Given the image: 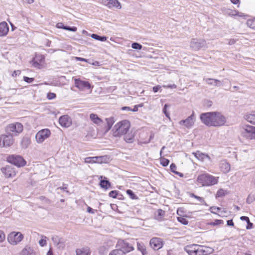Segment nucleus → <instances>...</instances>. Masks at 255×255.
<instances>
[{
	"label": "nucleus",
	"instance_id": "nucleus-11",
	"mask_svg": "<svg viewBox=\"0 0 255 255\" xmlns=\"http://www.w3.org/2000/svg\"><path fill=\"white\" fill-rule=\"evenodd\" d=\"M163 245V241L159 238H152L149 242V245L150 247L155 251L161 249Z\"/></svg>",
	"mask_w": 255,
	"mask_h": 255
},
{
	"label": "nucleus",
	"instance_id": "nucleus-20",
	"mask_svg": "<svg viewBox=\"0 0 255 255\" xmlns=\"http://www.w3.org/2000/svg\"><path fill=\"white\" fill-rule=\"evenodd\" d=\"M220 168L221 171L224 173H228L230 170V165L225 160L221 161L220 163Z\"/></svg>",
	"mask_w": 255,
	"mask_h": 255
},
{
	"label": "nucleus",
	"instance_id": "nucleus-4",
	"mask_svg": "<svg viewBox=\"0 0 255 255\" xmlns=\"http://www.w3.org/2000/svg\"><path fill=\"white\" fill-rule=\"evenodd\" d=\"M23 130V126L19 123H15L8 125L6 128L7 134L16 136Z\"/></svg>",
	"mask_w": 255,
	"mask_h": 255
},
{
	"label": "nucleus",
	"instance_id": "nucleus-16",
	"mask_svg": "<svg viewBox=\"0 0 255 255\" xmlns=\"http://www.w3.org/2000/svg\"><path fill=\"white\" fill-rule=\"evenodd\" d=\"M198 248L199 245L193 244L187 246L185 250L189 255H198Z\"/></svg>",
	"mask_w": 255,
	"mask_h": 255
},
{
	"label": "nucleus",
	"instance_id": "nucleus-29",
	"mask_svg": "<svg viewBox=\"0 0 255 255\" xmlns=\"http://www.w3.org/2000/svg\"><path fill=\"white\" fill-rule=\"evenodd\" d=\"M90 119L93 123L97 125H100L102 122V120L98 117L97 115L95 114H91Z\"/></svg>",
	"mask_w": 255,
	"mask_h": 255
},
{
	"label": "nucleus",
	"instance_id": "nucleus-45",
	"mask_svg": "<svg viewBox=\"0 0 255 255\" xmlns=\"http://www.w3.org/2000/svg\"><path fill=\"white\" fill-rule=\"evenodd\" d=\"M118 193H119V191H116V190H113V191H111L109 193V196L110 197H112L113 198H116L117 197Z\"/></svg>",
	"mask_w": 255,
	"mask_h": 255
},
{
	"label": "nucleus",
	"instance_id": "nucleus-6",
	"mask_svg": "<svg viewBox=\"0 0 255 255\" xmlns=\"http://www.w3.org/2000/svg\"><path fill=\"white\" fill-rule=\"evenodd\" d=\"M117 250H120L126 255L134 250L133 247L128 242L124 240H119L116 246Z\"/></svg>",
	"mask_w": 255,
	"mask_h": 255
},
{
	"label": "nucleus",
	"instance_id": "nucleus-63",
	"mask_svg": "<svg viewBox=\"0 0 255 255\" xmlns=\"http://www.w3.org/2000/svg\"><path fill=\"white\" fill-rule=\"evenodd\" d=\"M141 106V105H135L134 106V108L133 109H131V111H132V112H136L138 111V107H140Z\"/></svg>",
	"mask_w": 255,
	"mask_h": 255
},
{
	"label": "nucleus",
	"instance_id": "nucleus-39",
	"mask_svg": "<svg viewBox=\"0 0 255 255\" xmlns=\"http://www.w3.org/2000/svg\"><path fill=\"white\" fill-rule=\"evenodd\" d=\"M126 192L131 199L137 200L138 199V197L133 193L132 190L128 189L127 190Z\"/></svg>",
	"mask_w": 255,
	"mask_h": 255
},
{
	"label": "nucleus",
	"instance_id": "nucleus-54",
	"mask_svg": "<svg viewBox=\"0 0 255 255\" xmlns=\"http://www.w3.org/2000/svg\"><path fill=\"white\" fill-rule=\"evenodd\" d=\"M92 159H93L91 157H88L84 159V161L87 163H93L92 161H93V160H92Z\"/></svg>",
	"mask_w": 255,
	"mask_h": 255
},
{
	"label": "nucleus",
	"instance_id": "nucleus-52",
	"mask_svg": "<svg viewBox=\"0 0 255 255\" xmlns=\"http://www.w3.org/2000/svg\"><path fill=\"white\" fill-rule=\"evenodd\" d=\"M52 240L53 242H54V244L57 245L60 244V239L57 236L54 237L52 238Z\"/></svg>",
	"mask_w": 255,
	"mask_h": 255
},
{
	"label": "nucleus",
	"instance_id": "nucleus-51",
	"mask_svg": "<svg viewBox=\"0 0 255 255\" xmlns=\"http://www.w3.org/2000/svg\"><path fill=\"white\" fill-rule=\"evenodd\" d=\"M23 80L28 83H31L34 81V78H29L28 77L24 76Z\"/></svg>",
	"mask_w": 255,
	"mask_h": 255
},
{
	"label": "nucleus",
	"instance_id": "nucleus-10",
	"mask_svg": "<svg viewBox=\"0 0 255 255\" xmlns=\"http://www.w3.org/2000/svg\"><path fill=\"white\" fill-rule=\"evenodd\" d=\"M50 130L47 128L42 129L39 131L35 135L37 142L41 143L47 138L50 135Z\"/></svg>",
	"mask_w": 255,
	"mask_h": 255
},
{
	"label": "nucleus",
	"instance_id": "nucleus-33",
	"mask_svg": "<svg viewBox=\"0 0 255 255\" xmlns=\"http://www.w3.org/2000/svg\"><path fill=\"white\" fill-rule=\"evenodd\" d=\"M91 37L93 39H95L96 40H99L101 41H105L107 39V37L106 36H101L97 34H92L91 35Z\"/></svg>",
	"mask_w": 255,
	"mask_h": 255
},
{
	"label": "nucleus",
	"instance_id": "nucleus-28",
	"mask_svg": "<svg viewBox=\"0 0 255 255\" xmlns=\"http://www.w3.org/2000/svg\"><path fill=\"white\" fill-rule=\"evenodd\" d=\"M165 212L161 209H158L155 213V219L158 221H161L165 215Z\"/></svg>",
	"mask_w": 255,
	"mask_h": 255
},
{
	"label": "nucleus",
	"instance_id": "nucleus-56",
	"mask_svg": "<svg viewBox=\"0 0 255 255\" xmlns=\"http://www.w3.org/2000/svg\"><path fill=\"white\" fill-rule=\"evenodd\" d=\"M56 27L58 28L63 29V27H65V25L62 22H58L56 24Z\"/></svg>",
	"mask_w": 255,
	"mask_h": 255
},
{
	"label": "nucleus",
	"instance_id": "nucleus-25",
	"mask_svg": "<svg viewBox=\"0 0 255 255\" xmlns=\"http://www.w3.org/2000/svg\"><path fill=\"white\" fill-rule=\"evenodd\" d=\"M137 250L141 253L142 255H147L148 252L146 250L145 246L143 243H137Z\"/></svg>",
	"mask_w": 255,
	"mask_h": 255
},
{
	"label": "nucleus",
	"instance_id": "nucleus-35",
	"mask_svg": "<svg viewBox=\"0 0 255 255\" xmlns=\"http://www.w3.org/2000/svg\"><path fill=\"white\" fill-rule=\"evenodd\" d=\"M170 169L172 172L174 173L176 175H179L180 177H183V174L180 172L176 171L177 168L176 165L174 163H172L170 166Z\"/></svg>",
	"mask_w": 255,
	"mask_h": 255
},
{
	"label": "nucleus",
	"instance_id": "nucleus-27",
	"mask_svg": "<svg viewBox=\"0 0 255 255\" xmlns=\"http://www.w3.org/2000/svg\"><path fill=\"white\" fill-rule=\"evenodd\" d=\"M109 4L108 7L110 8L116 7L120 9L122 7L120 2L117 0H109Z\"/></svg>",
	"mask_w": 255,
	"mask_h": 255
},
{
	"label": "nucleus",
	"instance_id": "nucleus-19",
	"mask_svg": "<svg viewBox=\"0 0 255 255\" xmlns=\"http://www.w3.org/2000/svg\"><path fill=\"white\" fill-rule=\"evenodd\" d=\"M9 31V27L6 22L0 23V36H5Z\"/></svg>",
	"mask_w": 255,
	"mask_h": 255
},
{
	"label": "nucleus",
	"instance_id": "nucleus-21",
	"mask_svg": "<svg viewBox=\"0 0 255 255\" xmlns=\"http://www.w3.org/2000/svg\"><path fill=\"white\" fill-rule=\"evenodd\" d=\"M194 116L193 114L188 117L186 119L182 120L180 122L181 125H184L186 127L189 128L191 127L193 124V119Z\"/></svg>",
	"mask_w": 255,
	"mask_h": 255
},
{
	"label": "nucleus",
	"instance_id": "nucleus-60",
	"mask_svg": "<svg viewBox=\"0 0 255 255\" xmlns=\"http://www.w3.org/2000/svg\"><path fill=\"white\" fill-rule=\"evenodd\" d=\"M227 223V225L229 226H234V224L233 221V220H228Z\"/></svg>",
	"mask_w": 255,
	"mask_h": 255
},
{
	"label": "nucleus",
	"instance_id": "nucleus-41",
	"mask_svg": "<svg viewBox=\"0 0 255 255\" xmlns=\"http://www.w3.org/2000/svg\"><path fill=\"white\" fill-rule=\"evenodd\" d=\"M177 221L184 225H187L188 224V221L184 217H177Z\"/></svg>",
	"mask_w": 255,
	"mask_h": 255
},
{
	"label": "nucleus",
	"instance_id": "nucleus-36",
	"mask_svg": "<svg viewBox=\"0 0 255 255\" xmlns=\"http://www.w3.org/2000/svg\"><path fill=\"white\" fill-rule=\"evenodd\" d=\"M247 25L248 27L255 30V19L248 20Z\"/></svg>",
	"mask_w": 255,
	"mask_h": 255
},
{
	"label": "nucleus",
	"instance_id": "nucleus-7",
	"mask_svg": "<svg viewBox=\"0 0 255 255\" xmlns=\"http://www.w3.org/2000/svg\"><path fill=\"white\" fill-rule=\"evenodd\" d=\"M23 238V235L20 232H12L7 237L8 242L12 245H15L21 241Z\"/></svg>",
	"mask_w": 255,
	"mask_h": 255
},
{
	"label": "nucleus",
	"instance_id": "nucleus-44",
	"mask_svg": "<svg viewBox=\"0 0 255 255\" xmlns=\"http://www.w3.org/2000/svg\"><path fill=\"white\" fill-rule=\"evenodd\" d=\"M169 163V160L167 159L163 158L160 159V164L163 166L165 167V166H167Z\"/></svg>",
	"mask_w": 255,
	"mask_h": 255
},
{
	"label": "nucleus",
	"instance_id": "nucleus-24",
	"mask_svg": "<svg viewBox=\"0 0 255 255\" xmlns=\"http://www.w3.org/2000/svg\"><path fill=\"white\" fill-rule=\"evenodd\" d=\"M206 81L209 85H213L217 87H219L222 85L221 82L217 79L208 78L206 79Z\"/></svg>",
	"mask_w": 255,
	"mask_h": 255
},
{
	"label": "nucleus",
	"instance_id": "nucleus-5",
	"mask_svg": "<svg viewBox=\"0 0 255 255\" xmlns=\"http://www.w3.org/2000/svg\"><path fill=\"white\" fill-rule=\"evenodd\" d=\"M7 160L9 163L17 167L23 166L26 164L24 159L19 155H11L9 156Z\"/></svg>",
	"mask_w": 255,
	"mask_h": 255
},
{
	"label": "nucleus",
	"instance_id": "nucleus-48",
	"mask_svg": "<svg viewBox=\"0 0 255 255\" xmlns=\"http://www.w3.org/2000/svg\"><path fill=\"white\" fill-rule=\"evenodd\" d=\"M224 222L222 220H215L214 222H213L210 223V225H212L213 226L218 225L222 224H223Z\"/></svg>",
	"mask_w": 255,
	"mask_h": 255
},
{
	"label": "nucleus",
	"instance_id": "nucleus-32",
	"mask_svg": "<svg viewBox=\"0 0 255 255\" xmlns=\"http://www.w3.org/2000/svg\"><path fill=\"white\" fill-rule=\"evenodd\" d=\"M246 119L250 123L255 125V112H254L252 114L247 115Z\"/></svg>",
	"mask_w": 255,
	"mask_h": 255
},
{
	"label": "nucleus",
	"instance_id": "nucleus-3",
	"mask_svg": "<svg viewBox=\"0 0 255 255\" xmlns=\"http://www.w3.org/2000/svg\"><path fill=\"white\" fill-rule=\"evenodd\" d=\"M218 177H215L208 174H203L199 175L197 178L198 182L202 184L203 186L213 185L218 183Z\"/></svg>",
	"mask_w": 255,
	"mask_h": 255
},
{
	"label": "nucleus",
	"instance_id": "nucleus-34",
	"mask_svg": "<svg viewBox=\"0 0 255 255\" xmlns=\"http://www.w3.org/2000/svg\"><path fill=\"white\" fill-rule=\"evenodd\" d=\"M106 120L107 124V131H109L111 128L115 121L113 118H107Z\"/></svg>",
	"mask_w": 255,
	"mask_h": 255
},
{
	"label": "nucleus",
	"instance_id": "nucleus-22",
	"mask_svg": "<svg viewBox=\"0 0 255 255\" xmlns=\"http://www.w3.org/2000/svg\"><path fill=\"white\" fill-rule=\"evenodd\" d=\"M76 255H91V252L88 247L77 249L76 250Z\"/></svg>",
	"mask_w": 255,
	"mask_h": 255
},
{
	"label": "nucleus",
	"instance_id": "nucleus-43",
	"mask_svg": "<svg viewBox=\"0 0 255 255\" xmlns=\"http://www.w3.org/2000/svg\"><path fill=\"white\" fill-rule=\"evenodd\" d=\"M190 196L197 199L201 204H205L204 200L202 197L195 195L193 193H191Z\"/></svg>",
	"mask_w": 255,
	"mask_h": 255
},
{
	"label": "nucleus",
	"instance_id": "nucleus-30",
	"mask_svg": "<svg viewBox=\"0 0 255 255\" xmlns=\"http://www.w3.org/2000/svg\"><path fill=\"white\" fill-rule=\"evenodd\" d=\"M124 139L127 143H132L134 140V135L132 133H128L124 136Z\"/></svg>",
	"mask_w": 255,
	"mask_h": 255
},
{
	"label": "nucleus",
	"instance_id": "nucleus-12",
	"mask_svg": "<svg viewBox=\"0 0 255 255\" xmlns=\"http://www.w3.org/2000/svg\"><path fill=\"white\" fill-rule=\"evenodd\" d=\"M13 136L12 135L9 134L1 135L0 137L1 141L2 140V146L7 147L12 145L14 142Z\"/></svg>",
	"mask_w": 255,
	"mask_h": 255
},
{
	"label": "nucleus",
	"instance_id": "nucleus-57",
	"mask_svg": "<svg viewBox=\"0 0 255 255\" xmlns=\"http://www.w3.org/2000/svg\"><path fill=\"white\" fill-rule=\"evenodd\" d=\"M75 59L77 61H84V62H87L88 61V60L87 59H85V58H81V57H75Z\"/></svg>",
	"mask_w": 255,
	"mask_h": 255
},
{
	"label": "nucleus",
	"instance_id": "nucleus-14",
	"mask_svg": "<svg viewBox=\"0 0 255 255\" xmlns=\"http://www.w3.org/2000/svg\"><path fill=\"white\" fill-rule=\"evenodd\" d=\"M59 124L63 127H69L72 124V120L68 115L61 116L59 119Z\"/></svg>",
	"mask_w": 255,
	"mask_h": 255
},
{
	"label": "nucleus",
	"instance_id": "nucleus-31",
	"mask_svg": "<svg viewBox=\"0 0 255 255\" xmlns=\"http://www.w3.org/2000/svg\"><path fill=\"white\" fill-rule=\"evenodd\" d=\"M240 219L242 221H245L246 223H247V229H251L253 227V224L251 223L250 221V219L247 216H242L240 217Z\"/></svg>",
	"mask_w": 255,
	"mask_h": 255
},
{
	"label": "nucleus",
	"instance_id": "nucleus-37",
	"mask_svg": "<svg viewBox=\"0 0 255 255\" xmlns=\"http://www.w3.org/2000/svg\"><path fill=\"white\" fill-rule=\"evenodd\" d=\"M97 158H99L97 159V163H106L108 160V157L107 156H97Z\"/></svg>",
	"mask_w": 255,
	"mask_h": 255
},
{
	"label": "nucleus",
	"instance_id": "nucleus-49",
	"mask_svg": "<svg viewBox=\"0 0 255 255\" xmlns=\"http://www.w3.org/2000/svg\"><path fill=\"white\" fill-rule=\"evenodd\" d=\"M56 94L53 93L49 92L47 95V98L49 100H52L56 97Z\"/></svg>",
	"mask_w": 255,
	"mask_h": 255
},
{
	"label": "nucleus",
	"instance_id": "nucleus-26",
	"mask_svg": "<svg viewBox=\"0 0 255 255\" xmlns=\"http://www.w3.org/2000/svg\"><path fill=\"white\" fill-rule=\"evenodd\" d=\"M22 255H35L33 249L30 247L26 246L21 251Z\"/></svg>",
	"mask_w": 255,
	"mask_h": 255
},
{
	"label": "nucleus",
	"instance_id": "nucleus-18",
	"mask_svg": "<svg viewBox=\"0 0 255 255\" xmlns=\"http://www.w3.org/2000/svg\"><path fill=\"white\" fill-rule=\"evenodd\" d=\"M100 178L101 179L100 181L99 185L102 188L104 189L105 190H107L109 188H111V183L108 180H107L106 177H104V179H102L103 176H101L99 179Z\"/></svg>",
	"mask_w": 255,
	"mask_h": 255
},
{
	"label": "nucleus",
	"instance_id": "nucleus-15",
	"mask_svg": "<svg viewBox=\"0 0 255 255\" xmlns=\"http://www.w3.org/2000/svg\"><path fill=\"white\" fill-rule=\"evenodd\" d=\"M214 250L207 246H199L198 255H208L214 252Z\"/></svg>",
	"mask_w": 255,
	"mask_h": 255
},
{
	"label": "nucleus",
	"instance_id": "nucleus-1",
	"mask_svg": "<svg viewBox=\"0 0 255 255\" xmlns=\"http://www.w3.org/2000/svg\"><path fill=\"white\" fill-rule=\"evenodd\" d=\"M201 122L209 127H220L223 126L226 119L224 116L219 112H208L202 113L200 116Z\"/></svg>",
	"mask_w": 255,
	"mask_h": 255
},
{
	"label": "nucleus",
	"instance_id": "nucleus-46",
	"mask_svg": "<svg viewBox=\"0 0 255 255\" xmlns=\"http://www.w3.org/2000/svg\"><path fill=\"white\" fill-rule=\"evenodd\" d=\"M225 195V191L222 189L219 190L216 194L217 197H221L224 196Z\"/></svg>",
	"mask_w": 255,
	"mask_h": 255
},
{
	"label": "nucleus",
	"instance_id": "nucleus-8",
	"mask_svg": "<svg viewBox=\"0 0 255 255\" xmlns=\"http://www.w3.org/2000/svg\"><path fill=\"white\" fill-rule=\"evenodd\" d=\"M190 47L195 51H198L203 48H206V42L204 39L193 38L190 42Z\"/></svg>",
	"mask_w": 255,
	"mask_h": 255
},
{
	"label": "nucleus",
	"instance_id": "nucleus-17",
	"mask_svg": "<svg viewBox=\"0 0 255 255\" xmlns=\"http://www.w3.org/2000/svg\"><path fill=\"white\" fill-rule=\"evenodd\" d=\"M1 171L7 178L12 177L15 175V171L10 166H6L5 167L1 168Z\"/></svg>",
	"mask_w": 255,
	"mask_h": 255
},
{
	"label": "nucleus",
	"instance_id": "nucleus-40",
	"mask_svg": "<svg viewBox=\"0 0 255 255\" xmlns=\"http://www.w3.org/2000/svg\"><path fill=\"white\" fill-rule=\"evenodd\" d=\"M254 201H255V193L254 194H250L247 199V203L250 204L253 203Z\"/></svg>",
	"mask_w": 255,
	"mask_h": 255
},
{
	"label": "nucleus",
	"instance_id": "nucleus-42",
	"mask_svg": "<svg viewBox=\"0 0 255 255\" xmlns=\"http://www.w3.org/2000/svg\"><path fill=\"white\" fill-rule=\"evenodd\" d=\"M131 47L134 49L141 50L142 46L137 42H133L131 44Z\"/></svg>",
	"mask_w": 255,
	"mask_h": 255
},
{
	"label": "nucleus",
	"instance_id": "nucleus-53",
	"mask_svg": "<svg viewBox=\"0 0 255 255\" xmlns=\"http://www.w3.org/2000/svg\"><path fill=\"white\" fill-rule=\"evenodd\" d=\"M5 239V235L3 231L0 230V243L2 242Z\"/></svg>",
	"mask_w": 255,
	"mask_h": 255
},
{
	"label": "nucleus",
	"instance_id": "nucleus-62",
	"mask_svg": "<svg viewBox=\"0 0 255 255\" xmlns=\"http://www.w3.org/2000/svg\"><path fill=\"white\" fill-rule=\"evenodd\" d=\"M20 74V71L19 70H17V71H14L12 74V76L13 77H14V76H16L17 75H18Z\"/></svg>",
	"mask_w": 255,
	"mask_h": 255
},
{
	"label": "nucleus",
	"instance_id": "nucleus-61",
	"mask_svg": "<svg viewBox=\"0 0 255 255\" xmlns=\"http://www.w3.org/2000/svg\"><path fill=\"white\" fill-rule=\"evenodd\" d=\"M87 212L91 214H94L95 213V210H93L92 208L90 207H88L87 208Z\"/></svg>",
	"mask_w": 255,
	"mask_h": 255
},
{
	"label": "nucleus",
	"instance_id": "nucleus-13",
	"mask_svg": "<svg viewBox=\"0 0 255 255\" xmlns=\"http://www.w3.org/2000/svg\"><path fill=\"white\" fill-rule=\"evenodd\" d=\"M74 82L75 87L81 90H83L85 88L91 89V85L87 81H82L80 79H75Z\"/></svg>",
	"mask_w": 255,
	"mask_h": 255
},
{
	"label": "nucleus",
	"instance_id": "nucleus-9",
	"mask_svg": "<svg viewBox=\"0 0 255 255\" xmlns=\"http://www.w3.org/2000/svg\"><path fill=\"white\" fill-rule=\"evenodd\" d=\"M244 131L242 134L247 138L255 139V127L251 126L246 125L243 127Z\"/></svg>",
	"mask_w": 255,
	"mask_h": 255
},
{
	"label": "nucleus",
	"instance_id": "nucleus-2",
	"mask_svg": "<svg viewBox=\"0 0 255 255\" xmlns=\"http://www.w3.org/2000/svg\"><path fill=\"white\" fill-rule=\"evenodd\" d=\"M130 126V123L127 120H124L118 123L113 129V135L119 137L126 134L129 130Z\"/></svg>",
	"mask_w": 255,
	"mask_h": 255
},
{
	"label": "nucleus",
	"instance_id": "nucleus-23",
	"mask_svg": "<svg viewBox=\"0 0 255 255\" xmlns=\"http://www.w3.org/2000/svg\"><path fill=\"white\" fill-rule=\"evenodd\" d=\"M194 156L199 160L204 161L206 159H210V157L206 154L203 153L199 151L193 153Z\"/></svg>",
	"mask_w": 255,
	"mask_h": 255
},
{
	"label": "nucleus",
	"instance_id": "nucleus-55",
	"mask_svg": "<svg viewBox=\"0 0 255 255\" xmlns=\"http://www.w3.org/2000/svg\"><path fill=\"white\" fill-rule=\"evenodd\" d=\"M39 244L40 246L43 247L46 244V241L45 239H42L39 241Z\"/></svg>",
	"mask_w": 255,
	"mask_h": 255
},
{
	"label": "nucleus",
	"instance_id": "nucleus-58",
	"mask_svg": "<svg viewBox=\"0 0 255 255\" xmlns=\"http://www.w3.org/2000/svg\"><path fill=\"white\" fill-rule=\"evenodd\" d=\"M160 88H161V86L159 85L154 86L153 87V91L154 93H156Z\"/></svg>",
	"mask_w": 255,
	"mask_h": 255
},
{
	"label": "nucleus",
	"instance_id": "nucleus-59",
	"mask_svg": "<svg viewBox=\"0 0 255 255\" xmlns=\"http://www.w3.org/2000/svg\"><path fill=\"white\" fill-rule=\"evenodd\" d=\"M100 1L102 3L107 6H108V4H109V0H100Z\"/></svg>",
	"mask_w": 255,
	"mask_h": 255
},
{
	"label": "nucleus",
	"instance_id": "nucleus-50",
	"mask_svg": "<svg viewBox=\"0 0 255 255\" xmlns=\"http://www.w3.org/2000/svg\"><path fill=\"white\" fill-rule=\"evenodd\" d=\"M168 107H169V105L168 104H166L164 105V108L163 109V112L164 114H165V115L166 116V117H169V114L167 112V108Z\"/></svg>",
	"mask_w": 255,
	"mask_h": 255
},
{
	"label": "nucleus",
	"instance_id": "nucleus-47",
	"mask_svg": "<svg viewBox=\"0 0 255 255\" xmlns=\"http://www.w3.org/2000/svg\"><path fill=\"white\" fill-rule=\"evenodd\" d=\"M63 29L69 30V31H73V32H75V31H77V28L76 27H75V26L70 27V26H65V27H63Z\"/></svg>",
	"mask_w": 255,
	"mask_h": 255
},
{
	"label": "nucleus",
	"instance_id": "nucleus-64",
	"mask_svg": "<svg viewBox=\"0 0 255 255\" xmlns=\"http://www.w3.org/2000/svg\"><path fill=\"white\" fill-rule=\"evenodd\" d=\"M122 110L124 111H130L131 110V109L129 107H123L122 108Z\"/></svg>",
	"mask_w": 255,
	"mask_h": 255
},
{
	"label": "nucleus",
	"instance_id": "nucleus-38",
	"mask_svg": "<svg viewBox=\"0 0 255 255\" xmlns=\"http://www.w3.org/2000/svg\"><path fill=\"white\" fill-rule=\"evenodd\" d=\"M109 255H125L124 252L120 250L115 249L112 250Z\"/></svg>",
	"mask_w": 255,
	"mask_h": 255
}]
</instances>
